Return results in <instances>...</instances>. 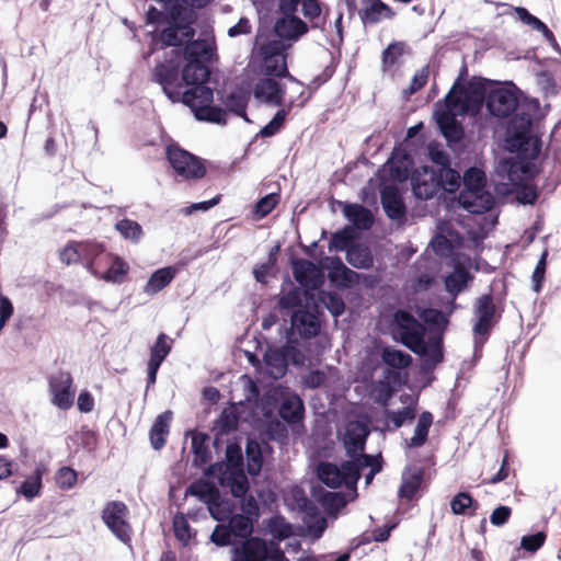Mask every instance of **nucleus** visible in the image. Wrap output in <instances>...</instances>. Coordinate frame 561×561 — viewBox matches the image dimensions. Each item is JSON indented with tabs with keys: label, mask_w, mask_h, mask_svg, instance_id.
<instances>
[{
	"label": "nucleus",
	"mask_w": 561,
	"mask_h": 561,
	"mask_svg": "<svg viewBox=\"0 0 561 561\" xmlns=\"http://www.w3.org/2000/svg\"><path fill=\"white\" fill-rule=\"evenodd\" d=\"M470 110L468 94L462 89L454 87L444 100V104H436L435 118L437 125L448 141H458L463 135L457 116Z\"/></svg>",
	"instance_id": "f257e3e1"
},
{
	"label": "nucleus",
	"mask_w": 561,
	"mask_h": 561,
	"mask_svg": "<svg viewBox=\"0 0 561 561\" xmlns=\"http://www.w3.org/2000/svg\"><path fill=\"white\" fill-rule=\"evenodd\" d=\"M368 455L359 456L337 466L332 462H321L318 466V477L327 486L336 489L345 485L354 500L357 495L356 484L360 477V466L369 465Z\"/></svg>",
	"instance_id": "f03ea898"
},
{
	"label": "nucleus",
	"mask_w": 561,
	"mask_h": 561,
	"mask_svg": "<svg viewBox=\"0 0 561 561\" xmlns=\"http://www.w3.org/2000/svg\"><path fill=\"white\" fill-rule=\"evenodd\" d=\"M510 151L518 152L526 159H536L540 153V140L531 134V115L519 111L510 121L506 133Z\"/></svg>",
	"instance_id": "7ed1b4c3"
},
{
	"label": "nucleus",
	"mask_w": 561,
	"mask_h": 561,
	"mask_svg": "<svg viewBox=\"0 0 561 561\" xmlns=\"http://www.w3.org/2000/svg\"><path fill=\"white\" fill-rule=\"evenodd\" d=\"M211 57V45L206 39L193 41L185 46L182 59L186 65L182 70V81L186 85L205 83L210 75L206 61Z\"/></svg>",
	"instance_id": "20e7f679"
},
{
	"label": "nucleus",
	"mask_w": 561,
	"mask_h": 561,
	"mask_svg": "<svg viewBox=\"0 0 561 561\" xmlns=\"http://www.w3.org/2000/svg\"><path fill=\"white\" fill-rule=\"evenodd\" d=\"M187 105L198 121L225 124L226 112L216 106H211L214 92L205 83L192 85L185 92H182L181 100Z\"/></svg>",
	"instance_id": "39448f33"
},
{
	"label": "nucleus",
	"mask_w": 561,
	"mask_h": 561,
	"mask_svg": "<svg viewBox=\"0 0 561 561\" xmlns=\"http://www.w3.org/2000/svg\"><path fill=\"white\" fill-rule=\"evenodd\" d=\"M181 61L180 49H172L170 59L157 65L152 72V80L162 87L163 92L172 102H179L182 95L183 81L179 77Z\"/></svg>",
	"instance_id": "423d86ee"
},
{
	"label": "nucleus",
	"mask_w": 561,
	"mask_h": 561,
	"mask_svg": "<svg viewBox=\"0 0 561 561\" xmlns=\"http://www.w3.org/2000/svg\"><path fill=\"white\" fill-rule=\"evenodd\" d=\"M394 335L412 352L424 350L425 328L411 313L398 310L393 316Z\"/></svg>",
	"instance_id": "0eeeda50"
},
{
	"label": "nucleus",
	"mask_w": 561,
	"mask_h": 561,
	"mask_svg": "<svg viewBox=\"0 0 561 561\" xmlns=\"http://www.w3.org/2000/svg\"><path fill=\"white\" fill-rule=\"evenodd\" d=\"M260 71L266 76L288 77L291 81L296 79L288 73L285 45L282 41H270L263 44L259 49Z\"/></svg>",
	"instance_id": "6e6552de"
},
{
	"label": "nucleus",
	"mask_w": 561,
	"mask_h": 561,
	"mask_svg": "<svg viewBox=\"0 0 561 561\" xmlns=\"http://www.w3.org/2000/svg\"><path fill=\"white\" fill-rule=\"evenodd\" d=\"M473 316L476 320L473 325L474 344L478 346L484 343L496 322V307L492 295H482L476 300Z\"/></svg>",
	"instance_id": "1a4fd4ad"
},
{
	"label": "nucleus",
	"mask_w": 561,
	"mask_h": 561,
	"mask_svg": "<svg viewBox=\"0 0 561 561\" xmlns=\"http://www.w3.org/2000/svg\"><path fill=\"white\" fill-rule=\"evenodd\" d=\"M129 511L125 503L111 501L102 511V519L113 535L127 543L131 538V527L128 523Z\"/></svg>",
	"instance_id": "9d476101"
},
{
	"label": "nucleus",
	"mask_w": 561,
	"mask_h": 561,
	"mask_svg": "<svg viewBox=\"0 0 561 561\" xmlns=\"http://www.w3.org/2000/svg\"><path fill=\"white\" fill-rule=\"evenodd\" d=\"M167 158L174 172L184 179H201L206 173L197 157L178 146H168Z\"/></svg>",
	"instance_id": "9b49d317"
},
{
	"label": "nucleus",
	"mask_w": 561,
	"mask_h": 561,
	"mask_svg": "<svg viewBox=\"0 0 561 561\" xmlns=\"http://www.w3.org/2000/svg\"><path fill=\"white\" fill-rule=\"evenodd\" d=\"M486 108L495 117L505 118L517 110L515 92L505 87L492 89L486 95Z\"/></svg>",
	"instance_id": "f8f14e48"
},
{
	"label": "nucleus",
	"mask_w": 561,
	"mask_h": 561,
	"mask_svg": "<svg viewBox=\"0 0 561 561\" xmlns=\"http://www.w3.org/2000/svg\"><path fill=\"white\" fill-rule=\"evenodd\" d=\"M72 387V377L69 373L60 371L49 379V389L51 392V402L61 410H68L75 399Z\"/></svg>",
	"instance_id": "ddd939ff"
},
{
	"label": "nucleus",
	"mask_w": 561,
	"mask_h": 561,
	"mask_svg": "<svg viewBox=\"0 0 561 561\" xmlns=\"http://www.w3.org/2000/svg\"><path fill=\"white\" fill-rule=\"evenodd\" d=\"M412 188L415 197L430 199L440 190V182L435 170L423 167L415 171L412 176Z\"/></svg>",
	"instance_id": "4468645a"
},
{
	"label": "nucleus",
	"mask_w": 561,
	"mask_h": 561,
	"mask_svg": "<svg viewBox=\"0 0 561 561\" xmlns=\"http://www.w3.org/2000/svg\"><path fill=\"white\" fill-rule=\"evenodd\" d=\"M253 95L260 103L272 106H285V88L278 81L272 78L260 79L253 88Z\"/></svg>",
	"instance_id": "2eb2a0df"
},
{
	"label": "nucleus",
	"mask_w": 561,
	"mask_h": 561,
	"mask_svg": "<svg viewBox=\"0 0 561 561\" xmlns=\"http://www.w3.org/2000/svg\"><path fill=\"white\" fill-rule=\"evenodd\" d=\"M368 434L369 430L367 425L362 422L353 421L346 425L343 442L346 454L351 457V459H355L365 455L363 451Z\"/></svg>",
	"instance_id": "dca6fc26"
},
{
	"label": "nucleus",
	"mask_w": 561,
	"mask_h": 561,
	"mask_svg": "<svg viewBox=\"0 0 561 561\" xmlns=\"http://www.w3.org/2000/svg\"><path fill=\"white\" fill-rule=\"evenodd\" d=\"M268 547L257 537H251L232 549L231 561H266Z\"/></svg>",
	"instance_id": "f3484780"
},
{
	"label": "nucleus",
	"mask_w": 561,
	"mask_h": 561,
	"mask_svg": "<svg viewBox=\"0 0 561 561\" xmlns=\"http://www.w3.org/2000/svg\"><path fill=\"white\" fill-rule=\"evenodd\" d=\"M459 204L471 214H483L494 204L493 195L482 190H462L458 197Z\"/></svg>",
	"instance_id": "a211bd4d"
},
{
	"label": "nucleus",
	"mask_w": 561,
	"mask_h": 561,
	"mask_svg": "<svg viewBox=\"0 0 561 561\" xmlns=\"http://www.w3.org/2000/svg\"><path fill=\"white\" fill-rule=\"evenodd\" d=\"M401 385V374L390 368L386 369L382 378L378 380L371 389L375 402L381 405H387L392 394Z\"/></svg>",
	"instance_id": "6ab92c4d"
},
{
	"label": "nucleus",
	"mask_w": 561,
	"mask_h": 561,
	"mask_svg": "<svg viewBox=\"0 0 561 561\" xmlns=\"http://www.w3.org/2000/svg\"><path fill=\"white\" fill-rule=\"evenodd\" d=\"M293 273L296 280L308 289H316L322 284L320 268L311 261L299 259L293 263Z\"/></svg>",
	"instance_id": "aec40b11"
},
{
	"label": "nucleus",
	"mask_w": 561,
	"mask_h": 561,
	"mask_svg": "<svg viewBox=\"0 0 561 561\" xmlns=\"http://www.w3.org/2000/svg\"><path fill=\"white\" fill-rule=\"evenodd\" d=\"M81 262L85 263L87 270L92 275H99L103 270L101 260L108 257V253L103 244L95 241L80 242Z\"/></svg>",
	"instance_id": "412c9836"
},
{
	"label": "nucleus",
	"mask_w": 561,
	"mask_h": 561,
	"mask_svg": "<svg viewBox=\"0 0 561 561\" xmlns=\"http://www.w3.org/2000/svg\"><path fill=\"white\" fill-rule=\"evenodd\" d=\"M278 37L288 41H297L308 32V25L295 14H284L274 26Z\"/></svg>",
	"instance_id": "4be33fe9"
},
{
	"label": "nucleus",
	"mask_w": 561,
	"mask_h": 561,
	"mask_svg": "<svg viewBox=\"0 0 561 561\" xmlns=\"http://www.w3.org/2000/svg\"><path fill=\"white\" fill-rule=\"evenodd\" d=\"M363 9L358 14L364 24H376L382 19H392L394 12L381 0H362Z\"/></svg>",
	"instance_id": "5701e85b"
},
{
	"label": "nucleus",
	"mask_w": 561,
	"mask_h": 561,
	"mask_svg": "<svg viewBox=\"0 0 561 561\" xmlns=\"http://www.w3.org/2000/svg\"><path fill=\"white\" fill-rule=\"evenodd\" d=\"M47 471L44 462H38L31 476H28L16 489V494L24 496L27 501H32L41 494L43 488V477Z\"/></svg>",
	"instance_id": "b1692460"
},
{
	"label": "nucleus",
	"mask_w": 561,
	"mask_h": 561,
	"mask_svg": "<svg viewBox=\"0 0 561 561\" xmlns=\"http://www.w3.org/2000/svg\"><path fill=\"white\" fill-rule=\"evenodd\" d=\"M329 268V279L340 287H350L358 282V273L344 265L340 257H331Z\"/></svg>",
	"instance_id": "393cba45"
},
{
	"label": "nucleus",
	"mask_w": 561,
	"mask_h": 561,
	"mask_svg": "<svg viewBox=\"0 0 561 561\" xmlns=\"http://www.w3.org/2000/svg\"><path fill=\"white\" fill-rule=\"evenodd\" d=\"M381 205L387 216L392 220H400L405 215L404 203L396 187L386 186L381 191Z\"/></svg>",
	"instance_id": "a878e982"
},
{
	"label": "nucleus",
	"mask_w": 561,
	"mask_h": 561,
	"mask_svg": "<svg viewBox=\"0 0 561 561\" xmlns=\"http://www.w3.org/2000/svg\"><path fill=\"white\" fill-rule=\"evenodd\" d=\"M291 329L300 336L311 337L318 334L320 325L314 314L298 309L291 316Z\"/></svg>",
	"instance_id": "bb28decb"
},
{
	"label": "nucleus",
	"mask_w": 561,
	"mask_h": 561,
	"mask_svg": "<svg viewBox=\"0 0 561 561\" xmlns=\"http://www.w3.org/2000/svg\"><path fill=\"white\" fill-rule=\"evenodd\" d=\"M194 34V28L188 24L175 25L164 28L160 34V39L164 46L179 47L183 44L188 45L192 43L191 39Z\"/></svg>",
	"instance_id": "cd10ccee"
},
{
	"label": "nucleus",
	"mask_w": 561,
	"mask_h": 561,
	"mask_svg": "<svg viewBox=\"0 0 561 561\" xmlns=\"http://www.w3.org/2000/svg\"><path fill=\"white\" fill-rule=\"evenodd\" d=\"M171 421V411H165L156 417L149 432L151 446L156 450H159L164 446L167 436L169 435Z\"/></svg>",
	"instance_id": "c85d7f7f"
},
{
	"label": "nucleus",
	"mask_w": 561,
	"mask_h": 561,
	"mask_svg": "<svg viewBox=\"0 0 561 561\" xmlns=\"http://www.w3.org/2000/svg\"><path fill=\"white\" fill-rule=\"evenodd\" d=\"M178 268L165 266L154 271L144 287L147 295L153 296L164 289L175 277Z\"/></svg>",
	"instance_id": "c756f323"
},
{
	"label": "nucleus",
	"mask_w": 561,
	"mask_h": 561,
	"mask_svg": "<svg viewBox=\"0 0 561 561\" xmlns=\"http://www.w3.org/2000/svg\"><path fill=\"white\" fill-rule=\"evenodd\" d=\"M218 480L222 486L230 489L234 497H243L249 490L248 478L243 469L222 472Z\"/></svg>",
	"instance_id": "7c9ffc66"
},
{
	"label": "nucleus",
	"mask_w": 561,
	"mask_h": 561,
	"mask_svg": "<svg viewBox=\"0 0 561 561\" xmlns=\"http://www.w3.org/2000/svg\"><path fill=\"white\" fill-rule=\"evenodd\" d=\"M304 411L301 399L295 393H289L283 398L278 413L284 421L297 423L302 419Z\"/></svg>",
	"instance_id": "2f4dec72"
},
{
	"label": "nucleus",
	"mask_w": 561,
	"mask_h": 561,
	"mask_svg": "<svg viewBox=\"0 0 561 561\" xmlns=\"http://www.w3.org/2000/svg\"><path fill=\"white\" fill-rule=\"evenodd\" d=\"M105 260L110 264L108 267L104 272L100 271L95 276L108 283H121L128 272L127 263L112 253H108V257Z\"/></svg>",
	"instance_id": "473e14b6"
},
{
	"label": "nucleus",
	"mask_w": 561,
	"mask_h": 561,
	"mask_svg": "<svg viewBox=\"0 0 561 561\" xmlns=\"http://www.w3.org/2000/svg\"><path fill=\"white\" fill-rule=\"evenodd\" d=\"M423 470L409 468L402 473V483L399 489V496L411 500L420 489L423 481Z\"/></svg>",
	"instance_id": "72a5a7b5"
},
{
	"label": "nucleus",
	"mask_w": 561,
	"mask_h": 561,
	"mask_svg": "<svg viewBox=\"0 0 561 561\" xmlns=\"http://www.w3.org/2000/svg\"><path fill=\"white\" fill-rule=\"evenodd\" d=\"M343 213L348 221L358 229L367 230L373 226L374 218L371 211L362 205H346Z\"/></svg>",
	"instance_id": "f704fd0d"
},
{
	"label": "nucleus",
	"mask_w": 561,
	"mask_h": 561,
	"mask_svg": "<svg viewBox=\"0 0 561 561\" xmlns=\"http://www.w3.org/2000/svg\"><path fill=\"white\" fill-rule=\"evenodd\" d=\"M432 423H433V415L427 411L423 412L419 416L416 426L414 428L413 436L409 440H405L407 447L408 448H419V447L423 446L427 440L428 431H430Z\"/></svg>",
	"instance_id": "c9c22d12"
},
{
	"label": "nucleus",
	"mask_w": 561,
	"mask_h": 561,
	"mask_svg": "<svg viewBox=\"0 0 561 561\" xmlns=\"http://www.w3.org/2000/svg\"><path fill=\"white\" fill-rule=\"evenodd\" d=\"M317 501L328 514H335L353 500L350 493L347 496L343 492L324 491L317 496Z\"/></svg>",
	"instance_id": "e433bc0d"
},
{
	"label": "nucleus",
	"mask_w": 561,
	"mask_h": 561,
	"mask_svg": "<svg viewBox=\"0 0 561 561\" xmlns=\"http://www.w3.org/2000/svg\"><path fill=\"white\" fill-rule=\"evenodd\" d=\"M266 374L273 379L283 377L287 370L286 359L282 352L271 350L264 356Z\"/></svg>",
	"instance_id": "4c0bfd02"
},
{
	"label": "nucleus",
	"mask_w": 561,
	"mask_h": 561,
	"mask_svg": "<svg viewBox=\"0 0 561 561\" xmlns=\"http://www.w3.org/2000/svg\"><path fill=\"white\" fill-rule=\"evenodd\" d=\"M313 298V295L307 289L294 288L282 294L278 305L280 309H295L306 301L309 305V300Z\"/></svg>",
	"instance_id": "58836bf2"
},
{
	"label": "nucleus",
	"mask_w": 561,
	"mask_h": 561,
	"mask_svg": "<svg viewBox=\"0 0 561 561\" xmlns=\"http://www.w3.org/2000/svg\"><path fill=\"white\" fill-rule=\"evenodd\" d=\"M207 507L214 519L224 522L231 517L234 505L229 499H222L218 492Z\"/></svg>",
	"instance_id": "ea45409f"
},
{
	"label": "nucleus",
	"mask_w": 561,
	"mask_h": 561,
	"mask_svg": "<svg viewBox=\"0 0 561 561\" xmlns=\"http://www.w3.org/2000/svg\"><path fill=\"white\" fill-rule=\"evenodd\" d=\"M381 359L387 366L397 369L407 368L412 362V357L408 353L390 346L382 350Z\"/></svg>",
	"instance_id": "a19ab883"
},
{
	"label": "nucleus",
	"mask_w": 561,
	"mask_h": 561,
	"mask_svg": "<svg viewBox=\"0 0 561 561\" xmlns=\"http://www.w3.org/2000/svg\"><path fill=\"white\" fill-rule=\"evenodd\" d=\"M347 262L356 268H368L373 265V256L368 248L353 245L346 251Z\"/></svg>",
	"instance_id": "79ce46f5"
},
{
	"label": "nucleus",
	"mask_w": 561,
	"mask_h": 561,
	"mask_svg": "<svg viewBox=\"0 0 561 561\" xmlns=\"http://www.w3.org/2000/svg\"><path fill=\"white\" fill-rule=\"evenodd\" d=\"M295 105H296V101L289 100L286 103V108L278 110L276 112V114L274 115V117L271 119V122L260 130L259 135L262 137H272V136L276 135L284 126V123H285L288 112Z\"/></svg>",
	"instance_id": "37998d69"
},
{
	"label": "nucleus",
	"mask_w": 561,
	"mask_h": 561,
	"mask_svg": "<svg viewBox=\"0 0 561 561\" xmlns=\"http://www.w3.org/2000/svg\"><path fill=\"white\" fill-rule=\"evenodd\" d=\"M416 354L424 357V363L427 368L435 367L443 359L440 340L432 339L430 342L424 341V350L419 351Z\"/></svg>",
	"instance_id": "c03bdc74"
},
{
	"label": "nucleus",
	"mask_w": 561,
	"mask_h": 561,
	"mask_svg": "<svg viewBox=\"0 0 561 561\" xmlns=\"http://www.w3.org/2000/svg\"><path fill=\"white\" fill-rule=\"evenodd\" d=\"M514 11L517 15V18L526 25L530 26L533 30L538 31L542 33V35L549 39L553 41L554 36L553 33L548 28V26L541 22L538 18L530 14L525 8L523 7H515Z\"/></svg>",
	"instance_id": "a18cd8bd"
},
{
	"label": "nucleus",
	"mask_w": 561,
	"mask_h": 561,
	"mask_svg": "<svg viewBox=\"0 0 561 561\" xmlns=\"http://www.w3.org/2000/svg\"><path fill=\"white\" fill-rule=\"evenodd\" d=\"M470 274L466 270L457 268L449 274L445 279V286L448 293L453 295V300L456 295L459 294L470 280Z\"/></svg>",
	"instance_id": "49530a36"
},
{
	"label": "nucleus",
	"mask_w": 561,
	"mask_h": 561,
	"mask_svg": "<svg viewBox=\"0 0 561 561\" xmlns=\"http://www.w3.org/2000/svg\"><path fill=\"white\" fill-rule=\"evenodd\" d=\"M318 300L334 317L341 316L345 310V304L336 293L321 290L318 294Z\"/></svg>",
	"instance_id": "de8ad7c7"
},
{
	"label": "nucleus",
	"mask_w": 561,
	"mask_h": 561,
	"mask_svg": "<svg viewBox=\"0 0 561 561\" xmlns=\"http://www.w3.org/2000/svg\"><path fill=\"white\" fill-rule=\"evenodd\" d=\"M218 492V489L210 483L205 481H196L188 486L186 494L196 496L208 505L209 502L215 499Z\"/></svg>",
	"instance_id": "09e8293b"
},
{
	"label": "nucleus",
	"mask_w": 561,
	"mask_h": 561,
	"mask_svg": "<svg viewBox=\"0 0 561 561\" xmlns=\"http://www.w3.org/2000/svg\"><path fill=\"white\" fill-rule=\"evenodd\" d=\"M116 230L126 240L138 242L144 234L141 226L131 219H122L115 225Z\"/></svg>",
	"instance_id": "8fccbe9b"
},
{
	"label": "nucleus",
	"mask_w": 561,
	"mask_h": 561,
	"mask_svg": "<svg viewBox=\"0 0 561 561\" xmlns=\"http://www.w3.org/2000/svg\"><path fill=\"white\" fill-rule=\"evenodd\" d=\"M245 454L248 459L247 469L249 474H259L263 463V457L259 444L256 442L250 440L247 445Z\"/></svg>",
	"instance_id": "3c124183"
},
{
	"label": "nucleus",
	"mask_w": 561,
	"mask_h": 561,
	"mask_svg": "<svg viewBox=\"0 0 561 561\" xmlns=\"http://www.w3.org/2000/svg\"><path fill=\"white\" fill-rule=\"evenodd\" d=\"M173 530L176 539L187 546L193 539V530L183 514H176L173 518Z\"/></svg>",
	"instance_id": "603ef678"
},
{
	"label": "nucleus",
	"mask_w": 561,
	"mask_h": 561,
	"mask_svg": "<svg viewBox=\"0 0 561 561\" xmlns=\"http://www.w3.org/2000/svg\"><path fill=\"white\" fill-rule=\"evenodd\" d=\"M229 528L233 535L245 537L252 533V520L250 517L241 514L231 515Z\"/></svg>",
	"instance_id": "864d4df0"
},
{
	"label": "nucleus",
	"mask_w": 561,
	"mask_h": 561,
	"mask_svg": "<svg viewBox=\"0 0 561 561\" xmlns=\"http://www.w3.org/2000/svg\"><path fill=\"white\" fill-rule=\"evenodd\" d=\"M462 190H482L485 185V174L477 168L467 170L462 178Z\"/></svg>",
	"instance_id": "5fc2aeb1"
},
{
	"label": "nucleus",
	"mask_w": 561,
	"mask_h": 561,
	"mask_svg": "<svg viewBox=\"0 0 561 561\" xmlns=\"http://www.w3.org/2000/svg\"><path fill=\"white\" fill-rule=\"evenodd\" d=\"M438 174L440 188L445 192L454 193L460 186V175L457 171L451 169H442Z\"/></svg>",
	"instance_id": "6e6d98bb"
},
{
	"label": "nucleus",
	"mask_w": 561,
	"mask_h": 561,
	"mask_svg": "<svg viewBox=\"0 0 561 561\" xmlns=\"http://www.w3.org/2000/svg\"><path fill=\"white\" fill-rule=\"evenodd\" d=\"M386 419L390 421L394 428L401 427L405 422H410L415 417V409L413 407H404L399 411L386 410Z\"/></svg>",
	"instance_id": "4d7b16f0"
},
{
	"label": "nucleus",
	"mask_w": 561,
	"mask_h": 561,
	"mask_svg": "<svg viewBox=\"0 0 561 561\" xmlns=\"http://www.w3.org/2000/svg\"><path fill=\"white\" fill-rule=\"evenodd\" d=\"M227 462L220 465V470L225 468L224 472L243 469L241 448L238 445H228L226 449Z\"/></svg>",
	"instance_id": "13d9d810"
},
{
	"label": "nucleus",
	"mask_w": 561,
	"mask_h": 561,
	"mask_svg": "<svg viewBox=\"0 0 561 561\" xmlns=\"http://www.w3.org/2000/svg\"><path fill=\"white\" fill-rule=\"evenodd\" d=\"M279 196L275 193H271L262 197L254 207V216L256 219H262L267 216L278 204Z\"/></svg>",
	"instance_id": "bf43d9fd"
},
{
	"label": "nucleus",
	"mask_w": 561,
	"mask_h": 561,
	"mask_svg": "<svg viewBox=\"0 0 561 561\" xmlns=\"http://www.w3.org/2000/svg\"><path fill=\"white\" fill-rule=\"evenodd\" d=\"M55 481L59 489L70 490L77 483V472L70 467H62L57 471Z\"/></svg>",
	"instance_id": "052dcab7"
},
{
	"label": "nucleus",
	"mask_w": 561,
	"mask_h": 561,
	"mask_svg": "<svg viewBox=\"0 0 561 561\" xmlns=\"http://www.w3.org/2000/svg\"><path fill=\"white\" fill-rule=\"evenodd\" d=\"M474 504L473 499L467 492L458 493L450 502L451 512L456 515H463Z\"/></svg>",
	"instance_id": "680f3d73"
},
{
	"label": "nucleus",
	"mask_w": 561,
	"mask_h": 561,
	"mask_svg": "<svg viewBox=\"0 0 561 561\" xmlns=\"http://www.w3.org/2000/svg\"><path fill=\"white\" fill-rule=\"evenodd\" d=\"M546 540V535L539 531L535 535L524 536L520 540V547L529 552H536L542 547Z\"/></svg>",
	"instance_id": "e2e57ef3"
},
{
	"label": "nucleus",
	"mask_w": 561,
	"mask_h": 561,
	"mask_svg": "<svg viewBox=\"0 0 561 561\" xmlns=\"http://www.w3.org/2000/svg\"><path fill=\"white\" fill-rule=\"evenodd\" d=\"M60 260L66 264L81 261L80 242H71L60 251Z\"/></svg>",
	"instance_id": "0e129e2a"
},
{
	"label": "nucleus",
	"mask_w": 561,
	"mask_h": 561,
	"mask_svg": "<svg viewBox=\"0 0 561 561\" xmlns=\"http://www.w3.org/2000/svg\"><path fill=\"white\" fill-rule=\"evenodd\" d=\"M403 54L402 43L390 44L382 53V62L386 67H390L396 64L398 58Z\"/></svg>",
	"instance_id": "69168bd1"
},
{
	"label": "nucleus",
	"mask_w": 561,
	"mask_h": 561,
	"mask_svg": "<svg viewBox=\"0 0 561 561\" xmlns=\"http://www.w3.org/2000/svg\"><path fill=\"white\" fill-rule=\"evenodd\" d=\"M231 535L229 526L217 525L210 535V540L215 545L224 547L230 543Z\"/></svg>",
	"instance_id": "338daca9"
},
{
	"label": "nucleus",
	"mask_w": 561,
	"mask_h": 561,
	"mask_svg": "<svg viewBox=\"0 0 561 561\" xmlns=\"http://www.w3.org/2000/svg\"><path fill=\"white\" fill-rule=\"evenodd\" d=\"M428 76H430V68H428V66L422 67L413 76L411 84H410V87H409L407 92L409 94H413L416 91H419L420 89H422L426 84Z\"/></svg>",
	"instance_id": "774afa93"
}]
</instances>
